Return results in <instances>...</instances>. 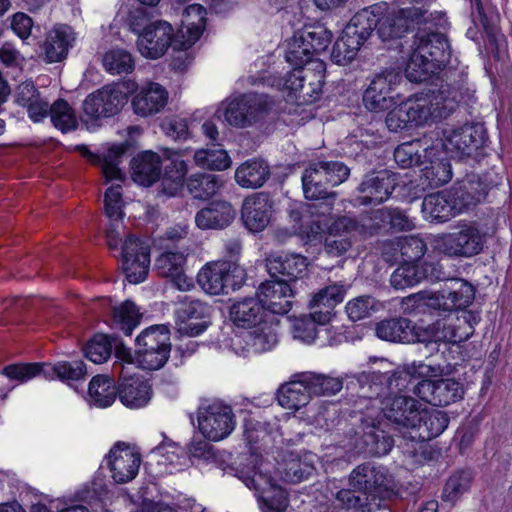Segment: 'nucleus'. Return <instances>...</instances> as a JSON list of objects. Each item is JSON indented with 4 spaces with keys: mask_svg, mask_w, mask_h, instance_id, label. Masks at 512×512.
Masks as SVG:
<instances>
[{
    "mask_svg": "<svg viewBox=\"0 0 512 512\" xmlns=\"http://www.w3.org/2000/svg\"><path fill=\"white\" fill-rule=\"evenodd\" d=\"M468 95L466 78L458 73V80L446 82L437 90H428L410 96L395 106L386 116L391 132L430 126L450 116Z\"/></svg>",
    "mask_w": 512,
    "mask_h": 512,
    "instance_id": "nucleus-1",
    "label": "nucleus"
},
{
    "mask_svg": "<svg viewBox=\"0 0 512 512\" xmlns=\"http://www.w3.org/2000/svg\"><path fill=\"white\" fill-rule=\"evenodd\" d=\"M352 489L336 493L338 506L349 512H390L388 500L397 497L399 488L393 475L384 466L364 463L349 475Z\"/></svg>",
    "mask_w": 512,
    "mask_h": 512,
    "instance_id": "nucleus-2",
    "label": "nucleus"
},
{
    "mask_svg": "<svg viewBox=\"0 0 512 512\" xmlns=\"http://www.w3.org/2000/svg\"><path fill=\"white\" fill-rule=\"evenodd\" d=\"M383 10L380 5L360 10L345 26L344 33L354 40H359V44L363 45L375 28L382 40H389L401 37L411 23L425 21L426 11L419 7L393 9L385 15Z\"/></svg>",
    "mask_w": 512,
    "mask_h": 512,
    "instance_id": "nucleus-3",
    "label": "nucleus"
},
{
    "mask_svg": "<svg viewBox=\"0 0 512 512\" xmlns=\"http://www.w3.org/2000/svg\"><path fill=\"white\" fill-rule=\"evenodd\" d=\"M451 46L441 33L418 32L410 46L405 75L411 82H424L444 69H451Z\"/></svg>",
    "mask_w": 512,
    "mask_h": 512,
    "instance_id": "nucleus-4",
    "label": "nucleus"
},
{
    "mask_svg": "<svg viewBox=\"0 0 512 512\" xmlns=\"http://www.w3.org/2000/svg\"><path fill=\"white\" fill-rule=\"evenodd\" d=\"M486 237L480 223L463 222L455 231L437 236L434 248L448 257L471 258L483 250Z\"/></svg>",
    "mask_w": 512,
    "mask_h": 512,
    "instance_id": "nucleus-5",
    "label": "nucleus"
},
{
    "mask_svg": "<svg viewBox=\"0 0 512 512\" xmlns=\"http://www.w3.org/2000/svg\"><path fill=\"white\" fill-rule=\"evenodd\" d=\"M2 374L11 380L19 382L29 381L42 375L45 379L55 378L61 381H77L86 375V366L83 361H61L54 365L40 363H17L7 365Z\"/></svg>",
    "mask_w": 512,
    "mask_h": 512,
    "instance_id": "nucleus-6",
    "label": "nucleus"
},
{
    "mask_svg": "<svg viewBox=\"0 0 512 512\" xmlns=\"http://www.w3.org/2000/svg\"><path fill=\"white\" fill-rule=\"evenodd\" d=\"M325 71L326 64L322 60L313 61L303 68H294L287 73L283 89L297 104L313 103L322 92Z\"/></svg>",
    "mask_w": 512,
    "mask_h": 512,
    "instance_id": "nucleus-7",
    "label": "nucleus"
},
{
    "mask_svg": "<svg viewBox=\"0 0 512 512\" xmlns=\"http://www.w3.org/2000/svg\"><path fill=\"white\" fill-rule=\"evenodd\" d=\"M136 361L142 369L157 370L165 365L171 351L170 331L165 325L143 330L136 338Z\"/></svg>",
    "mask_w": 512,
    "mask_h": 512,
    "instance_id": "nucleus-8",
    "label": "nucleus"
},
{
    "mask_svg": "<svg viewBox=\"0 0 512 512\" xmlns=\"http://www.w3.org/2000/svg\"><path fill=\"white\" fill-rule=\"evenodd\" d=\"M198 429L209 441L229 437L236 428V416L230 405L221 401L203 402L197 410Z\"/></svg>",
    "mask_w": 512,
    "mask_h": 512,
    "instance_id": "nucleus-9",
    "label": "nucleus"
},
{
    "mask_svg": "<svg viewBox=\"0 0 512 512\" xmlns=\"http://www.w3.org/2000/svg\"><path fill=\"white\" fill-rule=\"evenodd\" d=\"M244 270L231 261L207 263L197 274V283L210 295L228 294L240 288Z\"/></svg>",
    "mask_w": 512,
    "mask_h": 512,
    "instance_id": "nucleus-10",
    "label": "nucleus"
},
{
    "mask_svg": "<svg viewBox=\"0 0 512 512\" xmlns=\"http://www.w3.org/2000/svg\"><path fill=\"white\" fill-rule=\"evenodd\" d=\"M268 111V97L249 93L228 101L223 110L225 120L234 127L244 128L263 118Z\"/></svg>",
    "mask_w": 512,
    "mask_h": 512,
    "instance_id": "nucleus-11",
    "label": "nucleus"
},
{
    "mask_svg": "<svg viewBox=\"0 0 512 512\" xmlns=\"http://www.w3.org/2000/svg\"><path fill=\"white\" fill-rule=\"evenodd\" d=\"M475 298V289L463 279H452L440 291L429 295L426 305L443 312L466 311Z\"/></svg>",
    "mask_w": 512,
    "mask_h": 512,
    "instance_id": "nucleus-12",
    "label": "nucleus"
},
{
    "mask_svg": "<svg viewBox=\"0 0 512 512\" xmlns=\"http://www.w3.org/2000/svg\"><path fill=\"white\" fill-rule=\"evenodd\" d=\"M434 370L430 365L423 362H412L404 365L393 372H373V386H375V397L381 396L385 390L394 393L408 389L413 380L430 376Z\"/></svg>",
    "mask_w": 512,
    "mask_h": 512,
    "instance_id": "nucleus-13",
    "label": "nucleus"
},
{
    "mask_svg": "<svg viewBox=\"0 0 512 512\" xmlns=\"http://www.w3.org/2000/svg\"><path fill=\"white\" fill-rule=\"evenodd\" d=\"M479 321V314L472 311H463L461 315L449 312L447 317L432 325L434 341L453 344L464 342L473 335L474 326Z\"/></svg>",
    "mask_w": 512,
    "mask_h": 512,
    "instance_id": "nucleus-14",
    "label": "nucleus"
},
{
    "mask_svg": "<svg viewBox=\"0 0 512 512\" xmlns=\"http://www.w3.org/2000/svg\"><path fill=\"white\" fill-rule=\"evenodd\" d=\"M485 139L486 133L481 124L466 123L459 127L446 129L443 146L452 157L462 158L470 156L482 147Z\"/></svg>",
    "mask_w": 512,
    "mask_h": 512,
    "instance_id": "nucleus-15",
    "label": "nucleus"
},
{
    "mask_svg": "<svg viewBox=\"0 0 512 512\" xmlns=\"http://www.w3.org/2000/svg\"><path fill=\"white\" fill-rule=\"evenodd\" d=\"M401 80V74L392 69L375 75L363 95L365 107L374 112L391 108L395 104L394 90Z\"/></svg>",
    "mask_w": 512,
    "mask_h": 512,
    "instance_id": "nucleus-16",
    "label": "nucleus"
},
{
    "mask_svg": "<svg viewBox=\"0 0 512 512\" xmlns=\"http://www.w3.org/2000/svg\"><path fill=\"white\" fill-rule=\"evenodd\" d=\"M122 266L130 283L143 282L150 266V245L148 241L128 236L121 246Z\"/></svg>",
    "mask_w": 512,
    "mask_h": 512,
    "instance_id": "nucleus-17",
    "label": "nucleus"
},
{
    "mask_svg": "<svg viewBox=\"0 0 512 512\" xmlns=\"http://www.w3.org/2000/svg\"><path fill=\"white\" fill-rule=\"evenodd\" d=\"M413 392L433 406H447L462 399L463 385L453 378L424 379L413 386Z\"/></svg>",
    "mask_w": 512,
    "mask_h": 512,
    "instance_id": "nucleus-18",
    "label": "nucleus"
},
{
    "mask_svg": "<svg viewBox=\"0 0 512 512\" xmlns=\"http://www.w3.org/2000/svg\"><path fill=\"white\" fill-rule=\"evenodd\" d=\"M141 461V455L134 448L125 443H116L108 454L113 480L119 484L132 481L139 472Z\"/></svg>",
    "mask_w": 512,
    "mask_h": 512,
    "instance_id": "nucleus-19",
    "label": "nucleus"
},
{
    "mask_svg": "<svg viewBox=\"0 0 512 512\" xmlns=\"http://www.w3.org/2000/svg\"><path fill=\"white\" fill-rule=\"evenodd\" d=\"M444 279L442 267L437 263L425 262L421 265L404 262L390 276L392 287L404 290L419 284L423 280L439 281Z\"/></svg>",
    "mask_w": 512,
    "mask_h": 512,
    "instance_id": "nucleus-20",
    "label": "nucleus"
},
{
    "mask_svg": "<svg viewBox=\"0 0 512 512\" xmlns=\"http://www.w3.org/2000/svg\"><path fill=\"white\" fill-rule=\"evenodd\" d=\"M178 331L190 337L200 335L209 326L210 307L197 299L185 298L177 310Z\"/></svg>",
    "mask_w": 512,
    "mask_h": 512,
    "instance_id": "nucleus-21",
    "label": "nucleus"
},
{
    "mask_svg": "<svg viewBox=\"0 0 512 512\" xmlns=\"http://www.w3.org/2000/svg\"><path fill=\"white\" fill-rule=\"evenodd\" d=\"M396 187V178L388 170L373 172L365 176L358 190L361 205H379L386 201Z\"/></svg>",
    "mask_w": 512,
    "mask_h": 512,
    "instance_id": "nucleus-22",
    "label": "nucleus"
},
{
    "mask_svg": "<svg viewBox=\"0 0 512 512\" xmlns=\"http://www.w3.org/2000/svg\"><path fill=\"white\" fill-rule=\"evenodd\" d=\"M173 28L166 21H154L140 33L137 38V47L142 56L150 59L162 57L169 48L173 38Z\"/></svg>",
    "mask_w": 512,
    "mask_h": 512,
    "instance_id": "nucleus-23",
    "label": "nucleus"
},
{
    "mask_svg": "<svg viewBox=\"0 0 512 512\" xmlns=\"http://www.w3.org/2000/svg\"><path fill=\"white\" fill-rule=\"evenodd\" d=\"M379 403L386 419L406 429L415 426L416 416L422 406L416 399L406 395H389Z\"/></svg>",
    "mask_w": 512,
    "mask_h": 512,
    "instance_id": "nucleus-24",
    "label": "nucleus"
},
{
    "mask_svg": "<svg viewBox=\"0 0 512 512\" xmlns=\"http://www.w3.org/2000/svg\"><path fill=\"white\" fill-rule=\"evenodd\" d=\"M121 185H112L104 195L105 215L109 220L106 230L107 243L110 249H116L124 234L125 227L123 225V199Z\"/></svg>",
    "mask_w": 512,
    "mask_h": 512,
    "instance_id": "nucleus-25",
    "label": "nucleus"
},
{
    "mask_svg": "<svg viewBox=\"0 0 512 512\" xmlns=\"http://www.w3.org/2000/svg\"><path fill=\"white\" fill-rule=\"evenodd\" d=\"M125 100L126 97L120 90L106 86L87 96L83 109L92 119L111 117L120 111Z\"/></svg>",
    "mask_w": 512,
    "mask_h": 512,
    "instance_id": "nucleus-26",
    "label": "nucleus"
},
{
    "mask_svg": "<svg viewBox=\"0 0 512 512\" xmlns=\"http://www.w3.org/2000/svg\"><path fill=\"white\" fill-rule=\"evenodd\" d=\"M293 290L289 283L281 280L263 282L258 290L257 297L265 311L273 314H286L292 306Z\"/></svg>",
    "mask_w": 512,
    "mask_h": 512,
    "instance_id": "nucleus-27",
    "label": "nucleus"
},
{
    "mask_svg": "<svg viewBox=\"0 0 512 512\" xmlns=\"http://www.w3.org/2000/svg\"><path fill=\"white\" fill-rule=\"evenodd\" d=\"M273 203L265 193H256L244 199L241 219L251 232L263 231L269 224Z\"/></svg>",
    "mask_w": 512,
    "mask_h": 512,
    "instance_id": "nucleus-28",
    "label": "nucleus"
},
{
    "mask_svg": "<svg viewBox=\"0 0 512 512\" xmlns=\"http://www.w3.org/2000/svg\"><path fill=\"white\" fill-rule=\"evenodd\" d=\"M186 254L184 252L164 251L156 261L155 268L159 275L169 278L181 291L194 287L193 279L185 274Z\"/></svg>",
    "mask_w": 512,
    "mask_h": 512,
    "instance_id": "nucleus-29",
    "label": "nucleus"
},
{
    "mask_svg": "<svg viewBox=\"0 0 512 512\" xmlns=\"http://www.w3.org/2000/svg\"><path fill=\"white\" fill-rule=\"evenodd\" d=\"M415 426L410 427L411 438L419 441H429L441 435L448 427L449 417L441 410L419 408Z\"/></svg>",
    "mask_w": 512,
    "mask_h": 512,
    "instance_id": "nucleus-30",
    "label": "nucleus"
},
{
    "mask_svg": "<svg viewBox=\"0 0 512 512\" xmlns=\"http://www.w3.org/2000/svg\"><path fill=\"white\" fill-rule=\"evenodd\" d=\"M308 265L307 258L296 253L272 254L267 258L270 275H281L287 283L302 279L307 274Z\"/></svg>",
    "mask_w": 512,
    "mask_h": 512,
    "instance_id": "nucleus-31",
    "label": "nucleus"
},
{
    "mask_svg": "<svg viewBox=\"0 0 512 512\" xmlns=\"http://www.w3.org/2000/svg\"><path fill=\"white\" fill-rule=\"evenodd\" d=\"M75 33L68 25H55L45 37L42 45L45 61L55 63L64 60L73 47Z\"/></svg>",
    "mask_w": 512,
    "mask_h": 512,
    "instance_id": "nucleus-32",
    "label": "nucleus"
},
{
    "mask_svg": "<svg viewBox=\"0 0 512 512\" xmlns=\"http://www.w3.org/2000/svg\"><path fill=\"white\" fill-rule=\"evenodd\" d=\"M346 292L347 289L344 285L334 283L313 295L309 306L313 310V317L320 325L330 322L334 307L343 301Z\"/></svg>",
    "mask_w": 512,
    "mask_h": 512,
    "instance_id": "nucleus-33",
    "label": "nucleus"
},
{
    "mask_svg": "<svg viewBox=\"0 0 512 512\" xmlns=\"http://www.w3.org/2000/svg\"><path fill=\"white\" fill-rule=\"evenodd\" d=\"M14 101L26 110L30 120L35 123L49 116L50 103L42 97L32 82H23L17 86Z\"/></svg>",
    "mask_w": 512,
    "mask_h": 512,
    "instance_id": "nucleus-34",
    "label": "nucleus"
},
{
    "mask_svg": "<svg viewBox=\"0 0 512 512\" xmlns=\"http://www.w3.org/2000/svg\"><path fill=\"white\" fill-rule=\"evenodd\" d=\"M168 102L166 89L154 82H150L139 90L133 97L132 106L134 112L142 117H148L160 112Z\"/></svg>",
    "mask_w": 512,
    "mask_h": 512,
    "instance_id": "nucleus-35",
    "label": "nucleus"
},
{
    "mask_svg": "<svg viewBox=\"0 0 512 512\" xmlns=\"http://www.w3.org/2000/svg\"><path fill=\"white\" fill-rule=\"evenodd\" d=\"M357 228L355 222L347 217L337 219L325 239V251L332 256L347 252L354 241Z\"/></svg>",
    "mask_w": 512,
    "mask_h": 512,
    "instance_id": "nucleus-36",
    "label": "nucleus"
},
{
    "mask_svg": "<svg viewBox=\"0 0 512 512\" xmlns=\"http://www.w3.org/2000/svg\"><path fill=\"white\" fill-rule=\"evenodd\" d=\"M375 334L381 340L395 343H411L418 340L412 321L404 317L381 320L375 325Z\"/></svg>",
    "mask_w": 512,
    "mask_h": 512,
    "instance_id": "nucleus-37",
    "label": "nucleus"
},
{
    "mask_svg": "<svg viewBox=\"0 0 512 512\" xmlns=\"http://www.w3.org/2000/svg\"><path fill=\"white\" fill-rule=\"evenodd\" d=\"M230 319L243 328H253L266 321V313L258 297L236 301L230 307Z\"/></svg>",
    "mask_w": 512,
    "mask_h": 512,
    "instance_id": "nucleus-38",
    "label": "nucleus"
},
{
    "mask_svg": "<svg viewBox=\"0 0 512 512\" xmlns=\"http://www.w3.org/2000/svg\"><path fill=\"white\" fill-rule=\"evenodd\" d=\"M236 216L232 205L226 201H217L201 209L195 215L198 228L223 229L231 224Z\"/></svg>",
    "mask_w": 512,
    "mask_h": 512,
    "instance_id": "nucleus-39",
    "label": "nucleus"
},
{
    "mask_svg": "<svg viewBox=\"0 0 512 512\" xmlns=\"http://www.w3.org/2000/svg\"><path fill=\"white\" fill-rule=\"evenodd\" d=\"M161 172V158L152 151L139 153L131 160V176L139 185H152L160 178Z\"/></svg>",
    "mask_w": 512,
    "mask_h": 512,
    "instance_id": "nucleus-40",
    "label": "nucleus"
},
{
    "mask_svg": "<svg viewBox=\"0 0 512 512\" xmlns=\"http://www.w3.org/2000/svg\"><path fill=\"white\" fill-rule=\"evenodd\" d=\"M126 147L125 145H112L108 148L107 152L100 157L93 154L86 146H80L79 151L93 164H100L102 168L103 176L106 182L111 180L122 181L124 175L119 168V164L122 161Z\"/></svg>",
    "mask_w": 512,
    "mask_h": 512,
    "instance_id": "nucleus-41",
    "label": "nucleus"
},
{
    "mask_svg": "<svg viewBox=\"0 0 512 512\" xmlns=\"http://www.w3.org/2000/svg\"><path fill=\"white\" fill-rule=\"evenodd\" d=\"M448 190L428 194L422 202L424 219L430 222H447L455 217L456 211Z\"/></svg>",
    "mask_w": 512,
    "mask_h": 512,
    "instance_id": "nucleus-42",
    "label": "nucleus"
},
{
    "mask_svg": "<svg viewBox=\"0 0 512 512\" xmlns=\"http://www.w3.org/2000/svg\"><path fill=\"white\" fill-rule=\"evenodd\" d=\"M270 177L269 165L258 159L247 160L235 171V181L242 188L257 189L262 187Z\"/></svg>",
    "mask_w": 512,
    "mask_h": 512,
    "instance_id": "nucleus-43",
    "label": "nucleus"
},
{
    "mask_svg": "<svg viewBox=\"0 0 512 512\" xmlns=\"http://www.w3.org/2000/svg\"><path fill=\"white\" fill-rule=\"evenodd\" d=\"M303 380V373H301L295 380L279 389L277 399L283 408L297 411L309 403L312 394L308 384Z\"/></svg>",
    "mask_w": 512,
    "mask_h": 512,
    "instance_id": "nucleus-44",
    "label": "nucleus"
},
{
    "mask_svg": "<svg viewBox=\"0 0 512 512\" xmlns=\"http://www.w3.org/2000/svg\"><path fill=\"white\" fill-rule=\"evenodd\" d=\"M206 26V10L199 4L188 6L182 14L179 32L186 38L184 45L192 46L201 36Z\"/></svg>",
    "mask_w": 512,
    "mask_h": 512,
    "instance_id": "nucleus-45",
    "label": "nucleus"
},
{
    "mask_svg": "<svg viewBox=\"0 0 512 512\" xmlns=\"http://www.w3.org/2000/svg\"><path fill=\"white\" fill-rule=\"evenodd\" d=\"M119 399L129 408H141L151 399V387L148 382L139 378H124L118 389Z\"/></svg>",
    "mask_w": 512,
    "mask_h": 512,
    "instance_id": "nucleus-46",
    "label": "nucleus"
},
{
    "mask_svg": "<svg viewBox=\"0 0 512 512\" xmlns=\"http://www.w3.org/2000/svg\"><path fill=\"white\" fill-rule=\"evenodd\" d=\"M221 176L196 173L187 179V189L195 199L206 200L214 196L223 186Z\"/></svg>",
    "mask_w": 512,
    "mask_h": 512,
    "instance_id": "nucleus-47",
    "label": "nucleus"
},
{
    "mask_svg": "<svg viewBox=\"0 0 512 512\" xmlns=\"http://www.w3.org/2000/svg\"><path fill=\"white\" fill-rule=\"evenodd\" d=\"M90 402L100 408H106L115 401L118 391L114 380L108 376L96 375L89 383Z\"/></svg>",
    "mask_w": 512,
    "mask_h": 512,
    "instance_id": "nucleus-48",
    "label": "nucleus"
},
{
    "mask_svg": "<svg viewBox=\"0 0 512 512\" xmlns=\"http://www.w3.org/2000/svg\"><path fill=\"white\" fill-rule=\"evenodd\" d=\"M303 382L308 384L310 392L315 396H331L341 391L343 379L326 374L303 372Z\"/></svg>",
    "mask_w": 512,
    "mask_h": 512,
    "instance_id": "nucleus-49",
    "label": "nucleus"
},
{
    "mask_svg": "<svg viewBox=\"0 0 512 512\" xmlns=\"http://www.w3.org/2000/svg\"><path fill=\"white\" fill-rule=\"evenodd\" d=\"M308 46L300 31L294 33L287 42L285 51L286 61L295 66V68H303L316 61L317 59L313 58L314 56Z\"/></svg>",
    "mask_w": 512,
    "mask_h": 512,
    "instance_id": "nucleus-50",
    "label": "nucleus"
},
{
    "mask_svg": "<svg viewBox=\"0 0 512 512\" xmlns=\"http://www.w3.org/2000/svg\"><path fill=\"white\" fill-rule=\"evenodd\" d=\"M390 247L399 249L401 260L409 263L420 260L427 251L425 240L418 235L395 238Z\"/></svg>",
    "mask_w": 512,
    "mask_h": 512,
    "instance_id": "nucleus-51",
    "label": "nucleus"
},
{
    "mask_svg": "<svg viewBox=\"0 0 512 512\" xmlns=\"http://www.w3.org/2000/svg\"><path fill=\"white\" fill-rule=\"evenodd\" d=\"M140 320L141 314L138 308L129 300L113 308V324L125 335H131L133 330L139 325Z\"/></svg>",
    "mask_w": 512,
    "mask_h": 512,
    "instance_id": "nucleus-52",
    "label": "nucleus"
},
{
    "mask_svg": "<svg viewBox=\"0 0 512 512\" xmlns=\"http://www.w3.org/2000/svg\"><path fill=\"white\" fill-rule=\"evenodd\" d=\"M104 69L112 74H128L134 70L135 62L130 52L124 49H111L102 59Z\"/></svg>",
    "mask_w": 512,
    "mask_h": 512,
    "instance_id": "nucleus-53",
    "label": "nucleus"
},
{
    "mask_svg": "<svg viewBox=\"0 0 512 512\" xmlns=\"http://www.w3.org/2000/svg\"><path fill=\"white\" fill-rule=\"evenodd\" d=\"M195 163L202 168L210 170H225L230 167L231 159L224 149H199L194 154Z\"/></svg>",
    "mask_w": 512,
    "mask_h": 512,
    "instance_id": "nucleus-54",
    "label": "nucleus"
},
{
    "mask_svg": "<svg viewBox=\"0 0 512 512\" xmlns=\"http://www.w3.org/2000/svg\"><path fill=\"white\" fill-rule=\"evenodd\" d=\"M277 343L275 325L271 320L253 327L250 332V344L255 352L262 353L272 349Z\"/></svg>",
    "mask_w": 512,
    "mask_h": 512,
    "instance_id": "nucleus-55",
    "label": "nucleus"
},
{
    "mask_svg": "<svg viewBox=\"0 0 512 512\" xmlns=\"http://www.w3.org/2000/svg\"><path fill=\"white\" fill-rule=\"evenodd\" d=\"M49 116L53 125L62 132H69L77 127V118L72 107L63 99L50 105Z\"/></svg>",
    "mask_w": 512,
    "mask_h": 512,
    "instance_id": "nucleus-56",
    "label": "nucleus"
},
{
    "mask_svg": "<svg viewBox=\"0 0 512 512\" xmlns=\"http://www.w3.org/2000/svg\"><path fill=\"white\" fill-rule=\"evenodd\" d=\"M361 46L359 40H354L342 31L341 36L333 46L331 59L338 65H346L355 58Z\"/></svg>",
    "mask_w": 512,
    "mask_h": 512,
    "instance_id": "nucleus-57",
    "label": "nucleus"
},
{
    "mask_svg": "<svg viewBox=\"0 0 512 512\" xmlns=\"http://www.w3.org/2000/svg\"><path fill=\"white\" fill-rule=\"evenodd\" d=\"M367 451L374 456L388 454L393 446V439L382 429L374 425L363 435Z\"/></svg>",
    "mask_w": 512,
    "mask_h": 512,
    "instance_id": "nucleus-58",
    "label": "nucleus"
},
{
    "mask_svg": "<svg viewBox=\"0 0 512 512\" xmlns=\"http://www.w3.org/2000/svg\"><path fill=\"white\" fill-rule=\"evenodd\" d=\"M473 480V475L470 471H459L450 476L447 480L443 496L448 501H456L461 495L466 493Z\"/></svg>",
    "mask_w": 512,
    "mask_h": 512,
    "instance_id": "nucleus-59",
    "label": "nucleus"
},
{
    "mask_svg": "<svg viewBox=\"0 0 512 512\" xmlns=\"http://www.w3.org/2000/svg\"><path fill=\"white\" fill-rule=\"evenodd\" d=\"M457 187L467 195L469 201L474 202L475 206L485 200L490 190V185L486 182V179L478 175L468 176L467 179L457 185Z\"/></svg>",
    "mask_w": 512,
    "mask_h": 512,
    "instance_id": "nucleus-60",
    "label": "nucleus"
},
{
    "mask_svg": "<svg viewBox=\"0 0 512 512\" xmlns=\"http://www.w3.org/2000/svg\"><path fill=\"white\" fill-rule=\"evenodd\" d=\"M112 344L108 336L103 334L95 335L85 348L87 359L96 364L105 362L111 355Z\"/></svg>",
    "mask_w": 512,
    "mask_h": 512,
    "instance_id": "nucleus-61",
    "label": "nucleus"
},
{
    "mask_svg": "<svg viewBox=\"0 0 512 512\" xmlns=\"http://www.w3.org/2000/svg\"><path fill=\"white\" fill-rule=\"evenodd\" d=\"M424 183L430 187H438L446 184L452 178L451 166L448 162L440 161L431 163L422 171Z\"/></svg>",
    "mask_w": 512,
    "mask_h": 512,
    "instance_id": "nucleus-62",
    "label": "nucleus"
},
{
    "mask_svg": "<svg viewBox=\"0 0 512 512\" xmlns=\"http://www.w3.org/2000/svg\"><path fill=\"white\" fill-rule=\"evenodd\" d=\"M376 215L396 231H408L415 228V223L404 211L398 208H386L376 212Z\"/></svg>",
    "mask_w": 512,
    "mask_h": 512,
    "instance_id": "nucleus-63",
    "label": "nucleus"
},
{
    "mask_svg": "<svg viewBox=\"0 0 512 512\" xmlns=\"http://www.w3.org/2000/svg\"><path fill=\"white\" fill-rule=\"evenodd\" d=\"M345 310L350 320L359 321L377 310L376 300L367 295L358 296L347 302Z\"/></svg>",
    "mask_w": 512,
    "mask_h": 512,
    "instance_id": "nucleus-64",
    "label": "nucleus"
}]
</instances>
